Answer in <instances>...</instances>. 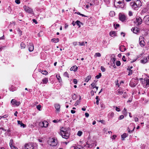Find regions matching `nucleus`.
I'll return each mask as SVG.
<instances>
[{"label": "nucleus", "mask_w": 149, "mask_h": 149, "mask_svg": "<svg viewBox=\"0 0 149 149\" xmlns=\"http://www.w3.org/2000/svg\"><path fill=\"white\" fill-rule=\"evenodd\" d=\"M41 73L43 74H47L48 72L46 70L42 71Z\"/></svg>", "instance_id": "58836bf2"}, {"label": "nucleus", "mask_w": 149, "mask_h": 149, "mask_svg": "<svg viewBox=\"0 0 149 149\" xmlns=\"http://www.w3.org/2000/svg\"><path fill=\"white\" fill-rule=\"evenodd\" d=\"M135 22L138 25H139L141 24L142 20L140 17H138L136 18Z\"/></svg>", "instance_id": "f8f14e48"}, {"label": "nucleus", "mask_w": 149, "mask_h": 149, "mask_svg": "<svg viewBox=\"0 0 149 149\" xmlns=\"http://www.w3.org/2000/svg\"><path fill=\"white\" fill-rule=\"evenodd\" d=\"M116 110L117 111H120V109L117 107H116Z\"/></svg>", "instance_id": "603ef678"}, {"label": "nucleus", "mask_w": 149, "mask_h": 149, "mask_svg": "<svg viewBox=\"0 0 149 149\" xmlns=\"http://www.w3.org/2000/svg\"><path fill=\"white\" fill-rule=\"evenodd\" d=\"M143 21L148 25H149V15H147L143 18Z\"/></svg>", "instance_id": "ddd939ff"}, {"label": "nucleus", "mask_w": 149, "mask_h": 149, "mask_svg": "<svg viewBox=\"0 0 149 149\" xmlns=\"http://www.w3.org/2000/svg\"><path fill=\"white\" fill-rule=\"evenodd\" d=\"M131 6L134 9L140 7L141 5V3L139 0H137L136 1L131 2L130 3Z\"/></svg>", "instance_id": "f03ea898"}, {"label": "nucleus", "mask_w": 149, "mask_h": 149, "mask_svg": "<svg viewBox=\"0 0 149 149\" xmlns=\"http://www.w3.org/2000/svg\"><path fill=\"white\" fill-rule=\"evenodd\" d=\"M96 82L95 83L93 82L91 84L93 88H96V91H95V93H96V92L97 91V90L98 89V87L96 86Z\"/></svg>", "instance_id": "f3484780"}, {"label": "nucleus", "mask_w": 149, "mask_h": 149, "mask_svg": "<svg viewBox=\"0 0 149 149\" xmlns=\"http://www.w3.org/2000/svg\"><path fill=\"white\" fill-rule=\"evenodd\" d=\"M48 144L52 146H54L57 144V140L54 138H50L48 141Z\"/></svg>", "instance_id": "7ed1b4c3"}, {"label": "nucleus", "mask_w": 149, "mask_h": 149, "mask_svg": "<svg viewBox=\"0 0 149 149\" xmlns=\"http://www.w3.org/2000/svg\"><path fill=\"white\" fill-rule=\"evenodd\" d=\"M101 70L103 72H104L105 70V68L102 66L101 67Z\"/></svg>", "instance_id": "a18cd8bd"}, {"label": "nucleus", "mask_w": 149, "mask_h": 149, "mask_svg": "<svg viewBox=\"0 0 149 149\" xmlns=\"http://www.w3.org/2000/svg\"><path fill=\"white\" fill-rule=\"evenodd\" d=\"M41 106L40 105H38L37 106V108L39 111L41 110Z\"/></svg>", "instance_id": "a19ab883"}, {"label": "nucleus", "mask_w": 149, "mask_h": 149, "mask_svg": "<svg viewBox=\"0 0 149 149\" xmlns=\"http://www.w3.org/2000/svg\"><path fill=\"white\" fill-rule=\"evenodd\" d=\"M116 64L118 66L120 65L121 63L120 61H117L116 62Z\"/></svg>", "instance_id": "ea45409f"}, {"label": "nucleus", "mask_w": 149, "mask_h": 149, "mask_svg": "<svg viewBox=\"0 0 149 149\" xmlns=\"http://www.w3.org/2000/svg\"><path fill=\"white\" fill-rule=\"evenodd\" d=\"M122 113L124 115H127V109L125 108H124V110L122 111Z\"/></svg>", "instance_id": "7c9ffc66"}, {"label": "nucleus", "mask_w": 149, "mask_h": 149, "mask_svg": "<svg viewBox=\"0 0 149 149\" xmlns=\"http://www.w3.org/2000/svg\"><path fill=\"white\" fill-rule=\"evenodd\" d=\"M93 144H92L91 145H88L87 147H88L89 148H92V147L93 146Z\"/></svg>", "instance_id": "338daca9"}, {"label": "nucleus", "mask_w": 149, "mask_h": 149, "mask_svg": "<svg viewBox=\"0 0 149 149\" xmlns=\"http://www.w3.org/2000/svg\"><path fill=\"white\" fill-rule=\"evenodd\" d=\"M22 49H24L26 45L23 42H22L20 45Z\"/></svg>", "instance_id": "f704fd0d"}, {"label": "nucleus", "mask_w": 149, "mask_h": 149, "mask_svg": "<svg viewBox=\"0 0 149 149\" xmlns=\"http://www.w3.org/2000/svg\"><path fill=\"white\" fill-rule=\"evenodd\" d=\"M101 56V54L100 53H96L94 55V57H100Z\"/></svg>", "instance_id": "c9c22d12"}, {"label": "nucleus", "mask_w": 149, "mask_h": 149, "mask_svg": "<svg viewBox=\"0 0 149 149\" xmlns=\"http://www.w3.org/2000/svg\"><path fill=\"white\" fill-rule=\"evenodd\" d=\"M73 82H74V84H77V80L76 79H74L73 80Z\"/></svg>", "instance_id": "3c124183"}, {"label": "nucleus", "mask_w": 149, "mask_h": 149, "mask_svg": "<svg viewBox=\"0 0 149 149\" xmlns=\"http://www.w3.org/2000/svg\"><path fill=\"white\" fill-rule=\"evenodd\" d=\"M109 15L111 17H113L115 15V12L113 11H111L109 13Z\"/></svg>", "instance_id": "72a5a7b5"}, {"label": "nucleus", "mask_w": 149, "mask_h": 149, "mask_svg": "<svg viewBox=\"0 0 149 149\" xmlns=\"http://www.w3.org/2000/svg\"><path fill=\"white\" fill-rule=\"evenodd\" d=\"M101 73H100L98 75H97L95 77L97 79H99L101 77Z\"/></svg>", "instance_id": "79ce46f5"}, {"label": "nucleus", "mask_w": 149, "mask_h": 149, "mask_svg": "<svg viewBox=\"0 0 149 149\" xmlns=\"http://www.w3.org/2000/svg\"><path fill=\"white\" fill-rule=\"evenodd\" d=\"M122 60L124 61H126V60L125 56H123L122 58Z\"/></svg>", "instance_id": "13d9d810"}, {"label": "nucleus", "mask_w": 149, "mask_h": 149, "mask_svg": "<svg viewBox=\"0 0 149 149\" xmlns=\"http://www.w3.org/2000/svg\"><path fill=\"white\" fill-rule=\"evenodd\" d=\"M61 134L63 138L67 139L70 136V129L69 127H62L60 129Z\"/></svg>", "instance_id": "f257e3e1"}, {"label": "nucleus", "mask_w": 149, "mask_h": 149, "mask_svg": "<svg viewBox=\"0 0 149 149\" xmlns=\"http://www.w3.org/2000/svg\"><path fill=\"white\" fill-rule=\"evenodd\" d=\"M116 33L114 31H111L109 33L111 37H114L116 36Z\"/></svg>", "instance_id": "aec40b11"}, {"label": "nucleus", "mask_w": 149, "mask_h": 149, "mask_svg": "<svg viewBox=\"0 0 149 149\" xmlns=\"http://www.w3.org/2000/svg\"><path fill=\"white\" fill-rule=\"evenodd\" d=\"M74 148L75 149H84L83 147H81V148H79L78 147H77V148L74 147Z\"/></svg>", "instance_id": "69168bd1"}, {"label": "nucleus", "mask_w": 149, "mask_h": 149, "mask_svg": "<svg viewBox=\"0 0 149 149\" xmlns=\"http://www.w3.org/2000/svg\"><path fill=\"white\" fill-rule=\"evenodd\" d=\"M17 123L18 124L20 125L21 127L24 128L26 126V125L24 124L22 121L20 120H18Z\"/></svg>", "instance_id": "6ab92c4d"}, {"label": "nucleus", "mask_w": 149, "mask_h": 149, "mask_svg": "<svg viewBox=\"0 0 149 149\" xmlns=\"http://www.w3.org/2000/svg\"><path fill=\"white\" fill-rule=\"evenodd\" d=\"M121 35H123V36L124 37L125 36V33H124L122 32L121 33Z\"/></svg>", "instance_id": "680f3d73"}, {"label": "nucleus", "mask_w": 149, "mask_h": 149, "mask_svg": "<svg viewBox=\"0 0 149 149\" xmlns=\"http://www.w3.org/2000/svg\"><path fill=\"white\" fill-rule=\"evenodd\" d=\"M114 4L117 7L123 8L124 6L123 0H115Z\"/></svg>", "instance_id": "20e7f679"}, {"label": "nucleus", "mask_w": 149, "mask_h": 149, "mask_svg": "<svg viewBox=\"0 0 149 149\" xmlns=\"http://www.w3.org/2000/svg\"><path fill=\"white\" fill-rule=\"evenodd\" d=\"M15 2L16 3L18 4H19L20 3V1L19 0H15Z\"/></svg>", "instance_id": "8fccbe9b"}, {"label": "nucleus", "mask_w": 149, "mask_h": 149, "mask_svg": "<svg viewBox=\"0 0 149 149\" xmlns=\"http://www.w3.org/2000/svg\"><path fill=\"white\" fill-rule=\"evenodd\" d=\"M29 50L30 52L32 51L34 49V46L32 43H29Z\"/></svg>", "instance_id": "2eb2a0df"}, {"label": "nucleus", "mask_w": 149, "mask_h": 149, "mask_svg": "<svg viewBox=\"0 0 149 149\" xmlns=\"http://www.w3.org/2000/svg\"><path fill=\"white\" fill-rule=\"evenodd\" d=\"M123 97L125 98L126 96V94L125 92L123 95H122Z\"/></svg>", "instance_id": "bf43d9fd"}, {"label": "nucleus", "mask_w": 149, "mask_h": 149, "mask_svg": "<svg viewBox=\"0 0 149 149\" xmlns=\"http://www.w3.org/2000/svg\"><path fill=\"white\" fill-rule=\"evenodd\" d=\"M56 77L59 82H60L61 81V77L59 75H56Z\"/></svg>", "instance_id": "473e14b6"}, {"label": "nucleus", "mask_w": 149, "mask_h": 149, "mask_svg": "<svg viewBox=\"0 0 149 149\" xmlns=\"http://www.w3.org/2000/svg\"><path fill=\"white\" fill-rule=\"evenodd\" d=\"M80 103V101L79 100H77L75 104V106H77Z\"/></svg>", "instance_id": "09e8293b"}, {"label": "nucleus", "mask_w": 149, "mask_h": 149, "mask_svg": "<svg viewBox=\"0 0 149 149\" xmlns=\"http://www.w3.org/2000/svg\"><path fill=\"white\" fill-rule=\"evenodd\" d=\"M82 132L81 131H79L78 132V133H77V135L79 136H81V135H82Z\"/></svg>", "instance_id": "4c0bfd02"}, {"label": "nucleus", "mask_w": 149, "mask_h": 149, "mask_svg": "<svg viewBox=\"0 0 149 149\" xmlns=\"http://www.w3.org/2000/svg\"><path fill=\"white\" fill-rule=\"evenodd\" d=\"M55 107L56 109V111L58 112H59L60 111V106L58 104H55Z\"/></svg>", "instance_id": "dca6fc26"}, {"label": "nucleus", "mask_w": 149, "mask_h": 149, "mask_svg": "<svg viewBox=\"0 0 149 149\" xmlns=\"http://www.w3.org/2000/svg\"><path fill=\"white\" fill-rule=\"evenodd\" d=\"M91 78V77L90 76H87L85 79V82H88L89 80H90Z\"/></svg>", "instance_id": "c85d7f7f"}, {"label": "nucleus", "mask_w": 149, "mask_h": 149, "mask_svg": "<svg viewBox=\"0 0 149 149\" xmlns=\"http://www.w3.org/2000/svg\"><path fill=\"white\" fill-rule=\"evenodd\" d=\"M24 148L26 149H34V146L33 143H29L26 144L24 146Z\"/></svg>", "instance_id": "423d86ee"}, {"label": "nucleus", "mask_w": 149, "mask_h": 149, "mask_svg": "<svg viewBox=\"0 0 149 149\" xmlns=\"http://www.w3.org/2000/svg\"><path fill=\"white\" fill-rule=\"evenodd\" d=\"M147 61V59L146 58H144L143 59L141 60V63H145Z\"/></svg>", "instance_id": "393cba45"}, {"label": "nucleus", "mask_w": 149, "mask_h": 149, "mask_svg": "<svg viewBox=\"0 0 149 149\" xmlns=\"http://www.w3.org/2000/svg\"><path fill=\"white\" fill-rule=\"evenodd\" d=\"M139 31V29L137 27H134L133 29V31L134 33H136Z\"/></svg>", "instance_id": "4be33fe9"}, {"label": "nucleus", "mask_w": 149, "mask_h": 149, "mask_svg": "<svg viewBox=\"0 0 149 149\" xmlns=\"http://www.w3.org/2000/svg\"><path fill=\"white\" fill-rule=\"evenodd\" d=\"M64 75L65 76L67 77H69V74L67 72H65L64 73Z\"/></svg>", "instance_id": "de8ad7c7"}, {"label": "nucleus", "mask_w": 149, "mask_h": 149, "mask_svg": "<svg viewBox=\"0 0 149 149\" xmlns=\"http://www.w3.org/2000/svg\"><path fill=\"white\" fill-rule=\"evenodd\" d=\"M90 1L89 2L90 3V5H92L93 6L95 4L97 3V0H90Z\"/></svg>", "instance_id": "a211bd4d"}, {"label": "nucleus", "mask_w": 149, "mask_h": 149, "mask_svg": "<svg viewBox=\"0 0 149 149\" xmlns=\"http://www.w3.org/2000/svg\"><path fill=\"white\" fill-rule=\"evenodd\" d=\"M75 23H76L78 26H79V27H80L81 24V23L79 21H77L76 22H75Z\"/></svg>", "instance_id": "e433bc0d"}, {"label": "nucleus", "mask_w": 149, "mask_h": 149, "mask_svg": "<svg viewBox=\"0 0 149 149\" xmlns=\"http://www.w3.org/2000/svg\"><path fill=\"white\" fill-rule=\"evenodd\" d=\"M116 137V135H113V136L112 137H111V138L112 139H115V138Z\"/></svg>", "instance_id": "e2e57ef3"}, {"label": "nucleus", "mask_w": 149, "mask_h": 149, "mask_svg": "<svg viewBox=\"0 0 149 149\" xmlns=\"http://www.w3.org/2000/svg\"><path fill=\"white\" fill-rule=\"evenodd\" d=\"M33 22H35L36 24H37V22L35 19H33Z\"/></svg>", "instance_id": "774afa93"}, {"label": "nucleus", "mask_w": 149, "mask_h": 149, "mask_svg": "<svg viewBox=\"0 0 149 149\" xmlns=\"http://www.w3.org/2000/svg\"><path fill=\"white\" fill-rule=\"evenodd\" d=\"M77 67L76 65H74L72 66L70 68L71 70H73L75 71L77 70Z\"/></svg>", "instance_id": "5701e85b"}, {"label": "nucleus", "mask_w": 149, "mask_h": 149, "mask_svg": "<svg viewBox=\"0 0 149 149\" xmlns=\"http://www.w3.org/2000/svg\"><path fill=\"white\" fill-rule=\"evenodd\" d=\"M24 10L26 12L30 13H32L33 12L32 10L29 8V7L26 6H24Z\"/></svg>", "instance_id": "9d476101"}, {"label": "nucleus", "mask_w": 149, "mask_h": 149, "mask_svg": "<svg viewBox=\"0 0 149 149\" xmlns=\"http://www.w3.org/2000/svg\"><path fill=\"white\" fill-rule=\"evenodd\" d=\"M141 47L144 46L145 44V43L144 40L140 41H139Z\"/></svg>", "instance_id": "cd10ccee"}, {"label": "nucleus", "mask_w": 149, "mask_h": 149, "mask_svg": "<svg viewBox=\"0 0 149 149\" xmlns=\"http://www.w3.org/2000/svg\"><path fill=\"white\" fill-rule=\"evenodd\" d=\"M132 74V71L131 70H130L129 72L128 75H130Z\"/></svg>", "instance_id": "052dcab7"}, {"label": "nucleus", "mask_w": 149, "mask_h": 149, "mask_svg": "<svg viewBox=\"0 0 149 149\" xmlns=\"http://www.w3.org/2000/svg\"><path fill=\"white\" fill-rule=\"evenodd\" d=\"M124 118V116L123 115H121L119 116V117L118 118V119L119 120H121V119H123V118Z\"/></svg>", "instance_id": "49530a36"}, {"label": "nucleus", "mask_w": 149, "mask_h": 149, "mask_svg": "<svg viewBox=\"0 0 149 149\" xmlns=\"http://www.w3.org/2000/svg\"><path fill=\"white\" fill-rule=\"evenodd\" d=\"M85 116L87 117H88L89 116V114L87 113H85Z\"/></svg>", "instance_id": "0e129e2a"}, {"label": "nucleus", "mask_w": 149, "mask_h": 149, "mask_svg": "<svg viewBox=\"0 0 149 149\" xmlns=\"http://www.w3.org/2000/svg\"><path fill=\"white\" fill-rule=\"evenodd\" d=\"M79 45L80 46H82L84 45V42H79Z\"/></svg>", "instance_id": "c03bdc74"}, {"label": "nucleus", "mask_w": 149, "mask_h": 149, "mask_svg": "<svg viewBox=\"0 0 149 149\" xmlns=\"http://www.w3.org/2000/svg\"><path fill=\"white\" fill-rule=\"evenodd\" d=\"M11 103L14 106H18L20 104V102H18L15 99H12L11 101Z\"/></svg>", "instance_id": "1a4fd4ad"}, {"label": "nucleus", "mask_w": 149, "mask_h": 149, "mask_svg": "<svg viewBox=\"0 0 149 149\" xmlns=\"http://www.w3.org/2000/svg\"><path fill=\"white\" fill-rule=\"evenodd\" d=\"M59 41V39L58 38L52 39L51 40V41L55 43L58 42Z\"/></svg>", "instance_id": "a878e982"}, {"label": "nucleus", "mask_w": 149, "mask_h": 149, "mask_svg": "<svg viewBox=\"0 0 149 149\" xmlns=\"http://www.w3.org/2000/svg\"><path fill=\"white\" fill-rule=\"evenodd\" d=\"M144 37L143 36H141L139 38V41H142V40H144Z\"/></svg>", "instance_id": "37998d69"}, {"label": "nucleus", "mask_w": 149, "mask_h": 149, "mask_svg": "<svg viewBox=\"0 0 149 149\" xmlns=\"http://www.w3.org/2000/svg\"><path fill=\"white\" fill-rule=\"evenodd\" d=\"M42 81L43 82V84H46L48 82V80L47 78H45L42 79Z\"/></svg>", "instance_id": "bb28decb"}, {"label": "nucleus", "mask_w": 149, "mask_h": 149, "mask_svg": "<svg viewBox=\"0 0 149 149\" xmlns=\"http://www.w3.org/2000/svg\"><path fill=\"white\" fill-rule=\"evenodd\" d=\"M39 125L42 127H47L48 125V123L47 121H44L40 122L39 123Z\"/></svg>", "instance_id": "6e6552de"}, {"label": "nucleus", "mask_w": 149, "mask_h": 149, "mask_svg": "<svg viewBox=\"0 0 149 149\" xmlns=\"http://www.w3.org/2000/svg\"><path fill=\"white\" fill-rule=\"evenodd\" d=\"M19 32V33L20 34V35H22V31L19 29H18L17 30Z\"/></svg>", "instance_id": "6e6d98bb"}, {"label": "nucleus", "mask_w": 149, "mask_h": 149, "mask_svg": "<svg viewBox=\"0 0 149 149\" xmlns=\"http://www.w3.org/2000/svg\"><path fill=\"white\" fill-rule=\"evenodd\" d=\"M134 120L136 122H138L139 121L138 118L137 117H135L134 118Z\"/></svg>", "instance_id": "864d4df0"}, {"label": "nucleus", "mask_w": 149, "mask_h": 149, "mask_svg": "<svg viewBox=\"0 0 149 149\" xmlns=\"http://www.w3.org/2000/svg\"><path fill=\"white\" fill-rule=\"evenodd\" d=\"M137 81H138L136 79H133L130 81V85L131 87H134L136 85Z\"/></svg>", "instance_id": "0eeeda50"}, {"label": "nucleus", "mask_w": 149, "mask_h": 149, "mask_svg": "<svg viewBox=\"0 0 149 149\" xmlns=\"http://www.w3.org/2000/svg\"><path fill=\"white\" fill-rule=\"evenodd\" d=\"M142 84L144 87L147 88L149 87V77L144 78V81L142 82Z\"/></svg>", "instance_id": "39448f33"}, {"label": "nucleus", "mask_w": 149, "mask_h": 149, "mask_svg": "<svg viewBox=\"0 0 149 149\" xmlns=\"http://www.w3.org/2000/svg\"><path fill=\"white\" fill-rule=\"evenodd\" d=\"M123 93V91L121 89H119L117 91V94L118 95H122Z\"/></svg>", "instance_id": "b1692460"}, {"label": "nucleus", "mask_w": 149, "mask_h": 149, "mask_svg": "<svg viewBox=\"0 0 149 149\" xmlns=\"http://www.w3.org/2000/svg\"><path fill=\"white\" fill-rule=\"evenodd\" d=\"M91 6H92L91 5H90V3L89 2L88 3V4L86 5L85 8L87 9H88L90 8Z\"/></svg>", "instance_id": "c756f323"}, {"label": "nucleus", "mask_w": 149, "mask_h": 149, "mask_svg": "<svg viewBox=\"0 0 149 149\" xmlns=\"http://www.w3.org/2000/svg\"><path fill=\"white\" fill-rule=\"evenodd\" d=\"M107 130L106 129V128H104V130H103V132H104V134H107Z\"/></svg>", "instance_id": "4d7b16f0"}, {"label": "nucleus", "mask_w": 149, "mask_h": 149, "mask_svg": "<svg viewBox=\"0 0 149 149\" xmlns=\"http://www.w3.org/2000/svg\"><path fill=\"white\" fill-rule=\"evenodd\" d=\"M127 136V134L126 133L123 134L122 136L121 137L123 140H124V139Z\"/></svg>", "instance_id": "2f4dec72"}, {"label": "nucleus", "mask_w": 149, "mask_h": 149, "mask_svg": "<svg viewBox=\"0 0 149 149\" xmlns=\"http://www.w3.org/2000/svg\"><path fill=\"white\" fill-rule=\"evenodd\" d=\"M129 15L131 16L132 15V11H129Z\"/></svg>", "instance_id": "5fc2aeb1"}, {"label": "nucleus", "mask_w": 149, "mask_h": 149, "mask_svg": "<svg viewBox=\"0 0 149 149\" xmlns=\"http://www.w3.org/2000/svg\"><path fill=\"white\" fill-rule=\"evenodd\" d=\"M10 146L11 149H18L13 144V141L12 139H11L10 141Z\"/></svg>", "instance_id": "4468645a"}, {"label": "nucleus", "mask_w": 149, "mask_h": 149, "mask_svg": "<svg viewBox=\"0 0 149 149\" xmlns=\"http://www.w3.org/2000/svg\"><path fill=\"white\" fill-rule=\"evenodd\" d=\"M120 50L121 52H123L126 50L125 48V46L123 45L120 46L119 47Z\"/></svg>", "instance_id": "412c9836"}, {"label": "nucleus", "mask_w": 149, "mask_h": 149, "mask_svg": "<svg viewBox=\"0 0 149 149\" xmlns=\"http://www.w3.org/2000/svg\"><path fill=\"white\" fill-rule=\"evenodd\" d=\"M119 19L120 20L123 22L126 19V17L124 15L120 13L119 15Z\"/></svg>", "instance_id": "9b49d317"}]
</instances>
